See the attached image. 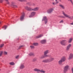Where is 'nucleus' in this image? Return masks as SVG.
<instances>
[{"label":"nucleus","instance_id":"f8f14e48","mask_svg":"<svg viewBox=\"0 0 73 73\" xmlns=\"http://www.w3.org/2000/svg\"><path fill=\"white\" fill-rule=\"evenodd\" d=\"M71 46H72V44H70L68 45L66 48V50H69V49H70V48L71 47Z\"/></svg>","mask_w":73,"mask_h":73},{"label":"nucleus","instance_id":"c9c22d12","mask_svg":"<svg viewBox=\"0 0 73 73\" xmlns=\"http://www.w3.org/2000/svg\"><path fill=\"white\" fill-rule=\"evenodd\" d=\"M23 46H24L23 45H22L19 46L18 48L19 49H20L22 47H23Z\"/></svg>","mask_w":73,"mask_h":73},{"label":"nucleus","instance_id":"c85d7f7f","mask_svg":"<svg viewBox=\"0 0 73 73\" xmlns=\"http://www.w3.org/2000/svg\"><path fill=\"white\" fill-rule=\"evenodd\" d=\"M3 51H0V56L1 57L2 55H3Z\"/></svg>","mask_w":73,"mask_h":73},{"label":"nucleus","instance_id":"f257e3e1","mask_svg":"<svg viewBox=\"0 0 73 73\" xmlns=\"http://www.w3.org/2000/svg\"><path fill=\"white\" fill-rule=\"evenodd\" d=\"M35 72H41V73H45L46 71L43 70H40V69H38L37 68H35L33 70Z\"/></svg>","mask_w":73,"mask_h":73},{"label":"nucleus","instance_id":"393cba45","mask_svg":"<svg viewBox=\"0 0 73 73\" xmlns=\"http://www.w3.org/2000/svg\"><path fill=\"white\" fill-rule=\"evenodd\" d=\"M9 64L11 65H15V63L13 62H12L10 63Z\"/></svg>","mask_w":73,"mask_h":73},{"label":"nucleus","instance_id":"c03bdc74","mask_svg":"<svg viewBox=\"0 0 73 73\" xmlns=\"http://www.w3.org/2000/svg\"><path fill=\"white\" fill-rule=\"evenodd\" d=\"M30 3L29 2V3H27V4H29V3Z\"/></svg>","mask_w":73,"mask_h":73},{"label":"nucleus","instance_id":"a878e982","mask_svg":"<svg viewBox=\"0 0 73 73\" xmlns=\"http://www.w3.org/2000/svg\"><path fill=\"white\" fill-rule=\"evenodd\" d=\"M72 38H70L68 40L69 43H70L71 42H72Z\"/></svg>","mask_w":73,"mask_h":73},{"label":"nucleus","instance_id":"9d476101","mask_svg":"<svg viewBox=\"0 0 73 73\" xmlns=\"http://www.w3.org/2000/svg\"><path fill=\"white\" fill-rule=\"evenodd\" d=\"M48 53V50L44 52V55L45 57H48L49 56V55H46Z\"/></svg>","mask_w":73,"mask_h":73},{"label":"nucleus","instance_id":"6e6552de","mask_svg":"<svg viewBox=\"0 0 73 73\" xmlns=\"http://www.w3.org/2000/svg\"><path fill=\"white\" fill-rule=\"evenodd\" d=\"M36 15V12H33L31 13V15L29 16V17H31L34 16Z\"/></svg>","mask_w":73,"mask_h":73},{"label":"nucleus","instance_id":"a18cd8bd","mask_svg":"<svg viewBox=\"0 0 73 73\" xmlns=\"http://www.w3.org/2000/svg\"><path fill=\"white\" fill-rule=\"evenodd\" d=\"M1 22H0V24H1Z\"/></svg>","mask_w":73,"mask_h":73},{"label":"nucleus","instance_id":"6ab92c4d","mask_svg":"<svg viewBox=\"0 0 73 73\" xmlns=\"http://www.w3.org/2000/svg\"><path fill=\"white\" fill-rule=\"evenodd\" d=\"M4 0H0V3H2ZM5 0L6 1V3L7 4H9V2L8 0Z\"/></svg>","mask_w":73,"mask_h":73},{"label":"nucleus","instance_id":"c756f323","mask_svg":"<svg viewBox=\"0 0 73 73\" xmlns=\"http://www.w3.org/2000/svg\"><path fill=\"white\" fill-rule=\"evenodd\" d=\"M46 57V56H45V55H44V56H42L40 57V59H42V58H44V57Z\"/></svg>","mask_w":73,"mask_h":73},{"label":"nucleus","instance_id":"de8ad7c7","mask_svg":"<svg viewBox=\"0 0 73 73\" xmlns=\"http://www.w3.org/2000/svg\"><path fill=\"white\" fill-rule=\"evenodd\" d=\"M0 71H1V69H0Z\"/></svg>","mask_w":73,"mask_h":73},{"label":"nucleus","instance_id":"5701e85b","mask_svg":"<svg viewBox=\"0 0 73 73\" xmlns=\"http://www.w3.org/2000/svg\"><path fill=\"white\" fill-rule=\"evenodd\" d=\"M63 62L61 60H60L58 61V64L59 65H61L62 64V62Z\"/></svg>","mask_w":73,"mask_h":73},{"label":"nucleus","instance_id":"b1692460","mask_svg":"<svg viewBox=\"0 0 73 73\" xmlns=\"http://www.w3.org/2000/svg\"><path fill=\"white\" fill-rule=\"evenodd\" d=\"M33 45L35 46H37V45H38V43H34L33 44Z\"/></svg>","mask_w":73,"mask_h":73},{"label":"nucleus","instance_id":"7ed1b4c3","mask_svg":"<svg viewBox=\"0 0 73 73\" xmlns=\"http://www.w3.org/2000/svg\"><path fill=\"white\" fill-rule=\"evenodd\" d=\"M66 42H67V41L66 40H63L60 42V44L64 46L66 45Z\"/></svg>","mask_w":73,"mask_h":73},{"label":"nucleus","instance_id":"0eeeda50","mask_svg":"<svg viewBox=\"0 0 73 73\" xmlns=\"http://www.w3.org/2000/svg\"><path fill=\"white\" fill-rule=\"evenodd\" d=\"M53 9L51 8L47 11V12L48 13H51L53 12Z\"/></svg>","mask_w":73,"mask_h":73},{"label":"nucleus","instance_id":"58836bf2","mask_svg":"<svg viewBox=\"0 0 73 73\" xmlns=\"http://www.w3.org/2000/svg\"><path fill=\"white\" fill-rule=\"evenodd\" d=\"M7 28V26H5L3 27V28L4 29H5Z\"/></svg>","mask_w":73,"mask_h":73},{"label":"nucleus","instance_id":"aec40b11","mask_svg":"<svg viewBox=\"0 0 73 73\" xmlns=\"http://www.w3.org/2000/svg\"><path fill=\"white\" fill-rule=\"evenodd\" d=\"M29 55L30 56H34L35 54L33 52H30L29 54Z\"/></svg>","mask_w":73,"mask_h":73},{"label":"nucleus","instance_id":"dca6fc26","mask_svg":"<svg viewBox=\"0 0 73 73\" xmlns=\"http://www.w3.org/2000/svg\"><path fill=\"white\" fill-rule=\"evenodd\" d=\"M59 6L60 8H62L63 9H65V7L64 6V5H62V4H60L59 5Z\"/></svg>","mask_w":73,"mask_h":73},{"label":"nucleus","instance_id":"f03ea898","mask_svg":"<svg viewBox=\"0 0 73 73\" xmlns=\"http://www.w3.org/2000/svg\"><path fill=\"white\" fill-rule=\"evenodd\" d=\"M69 68V66L68 65H66L65 66L64 68V73H66L68 70Z\"/></svg>","mask_w":73,"mask_h":73},{"label":"nucleus","instance_id":"4c0bfd02","mask_svg":"<svg viewBox=\"0 0 73 73\" xmlns=\"http://www.w3.org/2000/svg\"><path fill=\"white\" fill-rule=\"evenodd\" d=\"M64 23V20H62L59 22V23Z\"/></svg>","mask_w":73,"mask_h":73},{"label":"nucleus","instance_id":"f704fd0d","mask_svg":"<svg viewBox=\"0 0 73 73\" xmlns=\"http://www.w3.org/2000/svg\"><path fill=\"white\" fill-rule=\"evenodd\" d=\"M58 3H57V2H56H56H53L52 3V4L53 5H56V4H57Z\"/></svg>","mask_w":73,"mask_h":73},{"label":"nucleus","instance_id":"412c9836","mask_svg":"<svg viewBox=\"0 0 73 73\" xmlns=\"http://www.w3.org/2000/svg\"><path fill=\"white\" fill-rule=\"evenodd\" d=\"M42 61L43 62H45V63L49 62L48 61V59H47L44 60H42Z\"/></svg>","mask_w":73,"mask_h":73},{"label":"nucleus","instance_id":"37998d69","mask_svg":"<svg viewBox=\"0 0 73 73\" xmlns=\"http://www.w3.org/2000/svg\"><path fill=\"white\" fill-rule=\"evenodd\" d=\"M33 5H35V3H33Z\"/></svg>","mask_w":73,"mask_h":73},{"label":"nucleus","instance_id":"4be33fe9","mask_svg":"<svg viewBox=\"0 0 73 73\" xmlns=\"http://www.w3.org/2000/svg\"><path fill=\"white\" fill-rule=\"evenodd\" d=\"M39 9V8L38 7H36L35 8L33 9V11H38V9Z\"/></svg>","mask_w":73,"mask_h":73},{"label":"nucleus","instance_id":"473e14b6","mask_svg":"<svg viewBox=\"0 0 73 73\" xmlns=\"http://www.w3.org/2000/svg\"><path fill=\"white\" fill-rule=\"evenodd\" d=\"M30 47L31 49H33L35 48V47H34V46H31Z\"/></svg>","mask_w":73,"mask_h":73},{"label":"nucleus","instance_id":"cd10ccee","mask_svg":"<svg viewBox=\"0 0 73 73\" xmlns=\"http://www.w3.org/2000/svg\"><path fill=\"white\" fill-rule=\"evenodd\" d=\"M19 1H21V2H23V1H27L26 0H17Z\"/></svg>","mask_w":73,"mask_h":73},{"label":"nucleus","instance_id":"2f4dec72","mask_svg":"<svg viewBox=\"0 0 73 73\" xmlns=\"http://www.w3.org/2000/svg\"><path fill=\"white\" fill-rule=\"evenodd\" d=\"M3 46H4V44H1V45H0V48H3Z\"/></svg>","mask_w":73,"mask_h":73},{"label":"nucleus","instance_id":"f3484780","mask_svg":"<svg viewBox=\"0 0 73 73\" xmlns=\"http://www.w3.org/2000/svg\"><path fill=\"white\" fill-rule=\"evenodd\" d=\"M24 68H25V67L23 64H21L19 67V68L20 69H24Z\"/></svg>","mask_w":73,"mask_h":73},{"label":"nucleus","instance_id":"9b49d317","mask_svg":"<svg viewBox=\"0 0 73 73\" xmlns=\"http://www.w3.org/2000/svg\"><path fill=\"white\" fill-rule=\"evenodd\" d=\"M25 15V14L24 13H23L22 15L21 16V18H20V20L21 21H22V20H23V19H24V18Z\"/></svg>","mask_w":73,"mask_h":73},{"label":"nucleus","instance_id":"1a4fd4ad","mask_svg":"<svg viewBox=\"0 0 73 73\" xmlns=\"http://www.w3.org/2000/svg\"><path fill=\"white\" fill-rule=\"evenodd\" d=\"M73 58V54L72 53H70L68 59L69 60H71Z\"/></svg>","mask_w":73,"mask_h":73},{"label":"nucleus","instance_id":"a19ab883","mask_svg":"<svg viewBox=\"0 0 73 73\" xmlns=\"http://www.w3.org/2000/svg\"><path fill=\"white\" fill-rule=\"evenodd\" d=\"M71 70H72V73H73V68H72Z\"/></svg>","mask_w":73,"mask_h":73},{"label":"nucleus","instance_id":"ea45409f","mask_svg":"<svg viewBox=\"0 0 73 73\" xmlns=\"http://www.w3.org/2000/svg\"><path fill=\"white\" fill-rule=\"evenodd\" d=\"M68 1H70L72 5H73V1H72V0H68Z\"/></svg>","mask_w":73,"mask_h":73},{"label":"nucleus","instance_id":"ddd939ff","mask_svg":"<svg viewBox=\"0 0 73 73\" xmlns=\"http://www.w3.org/2000/svg\"><path fill=\"white\" fill-rule=\"evenodd\" d=\"M54 60V59L53 58H51L50 59H48V62H50L52 61H53Z\"/></svg>","mask_w":73,"mask_h":73},{"label":"nucleus","instance_id":"49530a36","mask_svg":"<svg viewBox=\"0 0 73 73\" xmlns=\"http://www.w3.org/2000/svg\"><path fill=\"white\" fill-rule=\"evenodd\" d=\"M72 18H73V16L72 17Z\"/></svg>","mask_w":73,"mask_h":73},{"label":"nucleus","instance_id":"423d86ee","mask_svg":"<svg viewBox=\"0 0 73 73\" xmlns=\"http://www.w3.org/2000/svg\"><path fill=\"white\" fill-rule=\"evenodd\" d=\"M43 20L44 21L45 24H46L48 22V19H47V17L46 16H44L43 18Z\"/></svg>","mask_w":73,"mask_h":73},{"label":"nucleus","instance_id":"39448f33","mask_svg":"<svg viewBox=\"0 0 73 73\" xmlns=\"http://www.w3.org/2000/svg\"><path fill=\"white\" fill-rule=\"evenodd\" d=\"M25 9L29 11H33V9L30 7H28V6H26L25 7Z\"/></svg>","mask_w":73,"mask_h":73},{"label":"nucleus","instance_id":"a211bd4d","mask_svg":"<svg viewBox=\"0 0 73 73\" xmlns=\"http://www.w3.org/2000/svg\"><path fill=\"white\" fill-rule=\"evenodd\" d=\"M61 60L63 62H64L66 60V58H65V57L63 56L61 58Z\"/></svg>","mask_w":73,"mask_h":73},{"label":"nucleus","instance_id":"e433bc0d","mask_svg":"<svg viewBox=\"0 0 73 73\" xmlns=\"http://www.w3.org/2000/svg\"><path fill=\"white\" fill-rule=\"evenodd\" d=\"M19 56L17 55V56L15 57V58L16 59H18V58H19Z\"/></svg>","mask_w":73,"mask_h":73},{"label":"nucleus","instance_id":"2eb2a0df","mask_svg":"<svg viewBox=\"0 0 73 73\" xmlns=\"http://www.w3.org/2000/svg\"><path fill=\"white\" fill-rule=\"evenodd\" d=\"M46 42V40H43L40 41V43L41 44H45Z\"/></svg>","mask_w":73,"mask_h":73},{"label":"nucleus","instance_id":"bb28decb","mask_svg":"<svg viewBox=\"0 0 73 73\" xmlns=\"http://www.w3.org/2000/svg\"><path fill=\"white\" fill-rule=\"evenodd\" d=\"M42 35H40L36 36V38H40V37H42Z\"/></svg>","mask_w":73,"mask_h":73},{"label":"nucleus","instance_id":"72a5a7b5","mask_svg":"<svg viewBox=\"0 0 73 73\" xmlns=\"http://www.w3.org/2000/svg\"><path fill=\"white\" fill-rule=\"evenodd\" d=\"M33 61H37V59L36 58H35L33 60Z\"/></svg>","mask_w":73,"mask_h":73},{"label":"nucleus","instance_id":"4468645a","mask_svg":"<svg viewBox=\"0 0 73 73\" xmlns=\"http://www.w3.org/2000/svg\"><path fill=\"white\" fill-rule=\"evenodd\" d=\"M15 3L14 2H12L11 3V6L13 7H14V8H17V6L16 5H15Z\"/></svg>","mask_w":73,"mask_h":73},{"label":"nucleus","instance_id":"79ce46f5","mask_svg":"<svg viewBox=\"0 0 73 73\" xmlns=\"http://www.w3.org/2000/svg\"><path fill=\"white\" fill-rule=\"evenodd\" d=\"M62 17V18H64L65 17L64 16H62V17Z\"/></svg>","mask_w":73,"mask_h":73},{"label":"nucleus","instance_id":"7c9ffc66","mask_svg":"<svg viewBox=\"0 0 73 73\" xmlns=\"http://www.w3.org/2000/svg\"><path fill=\"white\" fill-rule=\"evenodd\" d=\"M3 53L5 55H7L8 54V52L6 51H4L3 52Z\"/></svg>","mask_w":73,"mask_h":73},{"label":"nucleus","instance_id":"20e7f679","mask_svg":"<svg viewBox=\"0 0 73 73\" xmlns=\"http://www.w3.org/2000/svg\"><path fill=\"white\" fill-rule=\"evenodd\" d=\"M62 13L63 15L65 16V17H67L68 18V19H72V18L70 15H67L64 12V11H62Z\"/></svg>","mask_w":73,"mask_h":73}]
</instances>
